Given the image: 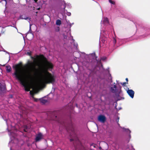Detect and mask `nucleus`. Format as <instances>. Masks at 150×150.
Returning <instances> with one entry per match:
<instances>
[{"label": "nucleus", "instance_id": "nucleus-19", "mask_svg": "<svg viewBox=\"0 0 150 150\" xmlns=\"http://www.w3.org/2000/svg\"><path fill=\"white\" fill-rule=\"evenodd\" d=\"M126 83L125 82H123L122 83H121V84L122 85L124 86H125Z\"/></svg>", "mask_w": 150, "mask_h": 150}, {"label": "nucleus", "instance_id": "nucleus-10", "mask_svg": "<svg viewBox=\"0 0 150 150\" xmlns=\"http://www.w3.org/2000/svg\"><path fill=\"white\" fill-rule=\"evenodd\" d=\"M39 100L40 102L43 104H45L47 102V100L43 98L40 99Z\"/></svg>", "mask_w": 150, "mask_h": 150}, {"label": "nucleus", "instance_id": "nucleus-6", "mask_svg": "<svg viewBox=\"0 0 150 150\" xmlns=\"http://www.w3.org/2000/svg\"><path fill=\"white\" fill-rule=\"evenodd\" d=\"M91 64L88 62H84L83 63V65L85 66L86 68H88V69L92 73L93 72V70L92 69H90L89 68V66Z\"/></svg>", "mask_w": 150, "mask_h": 150}, {"label": "nucleus", "instance_id": "nucleus-13", "mask_svg": "<svg viewBox=\"0 0 150 150\" xmlns=\"http://www.w3.org/2000/svg\"><path fill=\"white\" fill-rule=\"evenodd\" d=\"M24 131L25 132H27V129L28 128V127L27 125H25L24 126Z\"/></svg>", "mask_w": 150, "mask_h": 150}, {"label": "nucleus", "instance_id": "nucleus-30", "mask_svg": "<svg viewBox=\"0 0 150 150\" xmlns=\"http://www.w3.org/2000/svg\"><path fill=\"white\" fill-rule=\"evenodd\" d=\"M129 130V132H131V131H130Z\"/></svg>", "mask_w": 150, "mask_h": 150}, {"label": "nucleus", "instance_id": "nucleus-11", "mask_svg": "<svg viewBox=\"0 0 150 150\" xmlns=\"http://www.w3.org/2000/svg\"><path fill=\"white\" fill-rule=\"evenodd\" d=\"M6 70L8 72H9L11 70V68L10 66H6Z\"/></svg>", "mask_w": 150, "mask_h": 150}, {"label": "nucleus", "instance_id": "nucleus-29", "mask_svg": "<svg viewBox=\"0 0 150 150\" xmlns=\"http://www.w3.org/2000/svg\"><path fill=\"white\" fill-rule=\"evenodd\" d=\"M35 100L36 101H37L36 99H35Z\"/></svg>", "mask_w": 150, "mask_h": 150}, {"label": "nucleus", "instance_id": "nucleus-28", "mask_svg": "<svg viewBox=\"0 0 150 150\" xmlns=\"http://www.w3.org/2000/svg\"><path fill=\"white\" fill-rule=\"evenodd\" d=\"M102 59L103 60H104L105 59L104 58H102Z\"/></svg>", "mask_w": 150, "mask_h": 150}, {"label": "nucleus", "instance_id": "nucleus-20", "mask_svg": "<svg viewBox=\"0 0 150 150\" xmlns=\"http://www.w3.org/2000/svg\"><path fill=\"white\" fill-rule=\"evenodd\" d=\"M27 53L29 56H30L31 55V53L30 52H27Z\"/></svg>", "mask_w": 150, "mask_h": 150}, {"label": "nucleus", "instance_id": "nucleus-27", "mask_svg": "<svg viewBox=\"0 0 150 150\" xmlns=\"http://www.w3.org/2000/svg\"><path fill=\"white\" fill-rule=\"evenodd\" d=\"M10 96V98H12L13 97L12 95H11Z\"/></svg>", "mask_w": 150, "mask_h": 150}, {"label": "nucleus", "instance_id": "nucleus-1", "mask_svg": "<svg viewBox=\"0 0 150 150\" xmlns=\"http://www.w3.org/2000/svg\"><path fill=\"white\" fill-rule=\"evenodd\" d=\"M35 57L36 58H35L31 56V58L33 60V62L29 61L27 64L25 66L27 69L26 76L29 78H31V72L37 70L36 66H38V64L37 65V61H36L41 58L43 60L44 64L42 67V72L40 74L42 75V73L45 74L42 83L44 84L53 83L55 81L54 76L48 71L49 70L51 71L53 69L54 65L52 63L48 61L43 54L36 55Z\"/></svg>", "mask_w": 150, "mask_h": 150}, {"label": "nucleus", "instance_id": "nucleus-31", "mask_svg": "<svg viewBox=\"0 0 150 150\" xmlns=\"http://www.w3.org/2000/svg\"><path fill=\"white\" fill-rule=\"evenodd\" d=\"M71 127H72V125H71Z\"/></svg>", "mask_w": 150, "mask_h": 150}, {"label": "nucleus", "instance_id": "nucleus-17", "mask_svg": "<svg viewBox=\"0 0 150 150\" xmlns=\"http://www.w3.org/2000/svg\"><path fill=\"white\" fill-rule=\"evenodd\" d=\"M113 42L114 45L115 44L116 42V40L115 38H114L113 40Z\"/></svg>", "mask_w": 150, "mask_h": 150}, {"label": "nucleus", "instance_id": "nucleus-7", "mask_svg": "<svg viewBox=\"0 0 150 150\" xmlns=\"http://www.w3.org/2000/svg\"><path fill=\"white\" fill-rule=\"evenodd\" d=\"M127 93L132 98H134V92L133 90L128 89L127 91Z\"/></svg>", "mask_w": 150, "mask_h": 150}, {"label": "nucleus", "instance_id": "nucleus-16", "mask_svg": "<svg viewBox=\"0 0 150 150\" xmlns=\"http://www.w3.org/2000/svg\"><path fill=\"white\" fill-rule=\"evenodd\" d=\"M30 94L32 96H33L34 94V93L33 91H30Z\"/></svg>", "mask_w": 150, "mask_h": 150}, {"label": "nucleus", "instance_id": "nucleus-21", "mask_svg": "<svg viewBox=\"0 0 150 150\" xmlns=\"http://www.w3.org/2000/svg\"><path fill=\"white\" fill-rule=\"evenodd\" d=\"M114 88L116 89L117 88V86L116 85H114Z\"/></svg>", "mask_w": 150, "mask_h": 150}, {"label": "nucleus", "instance_id": "nucleus-26", "mask_svg": "<svg viewBox=\"0 0 150 150\" xmlns=\"http://www.w3.org/2000/svg\"><path fill=\"white\" fill-rule=\"evenodd\" d=\"M28 18H24V19H25V20H27ZM22 19H23V18H22Z\"/></svg>", "mask_w": 150, "mask_h": 150}, {"label": "nucleus", "instance_id": "nucleus-15", "mask_svg": "<svg viewBox=\"0 0 150 150\" xmlns=\"http://www.w3.org/2000/svg\"><path fill=\"white\" fill-rule=\"evenodd\" d=\"M108 1L111 4L114 5L115 4V2L114 1H113L111 0H108Z\"/></svg>", "mask_w": 150, "mask_h": 150}, {"label": "nucleus", "instance_id": "nucleus-3", "mask_svg": "<svg viewBox=\"0 0 150 150\" xmlns=\"http://www.w3.org/2000/svg\"><path fill=\"white\" fill-rule=\"evenodd\" d=\"M59 114V111H54L52 112L51 119L57 121L58 123H60L62 126L66 128L67 129H69V128L67 127H66L65 122L61 118Z\"/></svg>", "mask_w": 150, "mask_h": 150}, {"label": "nucleus", "instance_id": "nucleus-22", "mask_svg": "<svg viewBox=\"0 0 150 150\" xmlns=\"http://www.w3.org/2000/svg\"><path fill=\"white\" fill-rule=\"evenodd\" d=\"M70 142H72V141H73V139H70Z\"/></svg>", "mask_w": 150, "mask_h": 150}, {"label": "nucleus", "instance_id": "nucleus-5", "mask_svg": "<svg viewBox=\"0 0 150 150\" xmlns=\"http://www.w3.org/2000/svg\"><path fill=\"white\" fill-rule=\"evenodd\" d=\"M98 120L99 122L104 123L106 121V117L103 115H100L98 117Z\"/></svg>", "mask_w": 150, "mask_h": 150}, {"label": "nucleus", "instance_id": "nucleus-2", "mask_svg": "<svg viewBox=\"0 0 150 150\" xmlns=\"http://www.w3.org/2000/svg\"><path fill=\"white\" fill-rule=\"evenodd\" d=\"M14 69L15 71L13 74V75L15 76L16 79L20 81L21 84L24 87L25 91H30V88L29 84L22 73L20 65H16L14 67Z\"/></svg>", "mask_w": 150, "mask_h": 150}, {"label": "nucleus", "instance_id": "nucleus-12", "mask_svg": "<svg viewBox=\"0 0 150 150\" xmlns=\"http://www.w3.org/2000/svg\"><path fill=\"white\" fill-rule=\"evenodd\" d=\"M56 24L57 25H60L61 24V21L60 20L58 19L56 21Z\"/></svg>", "mask_w": 150, "mask_h": 150}, {"label": "nucleus", "instance_id": "nucleus-18", "mask_svg": "<svg viewBox=\"0 0 150 150\" xmlns=\"http://www.w3.org/2000/svg\"><path fill=\"white\" fill-rule=\"evenodd\" d=\"M109 79H110V80H111V82H112V79L111 76L110 74V77H109Z\"/></svg>", "mask_w": 150, "mask_h": 150}, {"label": "nucleus", "instance_id": "nucleus-4", "mask_svg": "<svg viewBox=\"0 0 150 150\" xmlns=\"http://www.w3.org/2000/svg\"><path fill=\"white\" fill-rule=\"evenodd\" d=\"M6 91V85L0 83V95L4 93Z\"/></svg>", "mask_w": 150, "mask_h": 150}, {"label": "nucleus", "instance_id": "nucleus-9", "mask_svg": "<svg viewBox=\"0 0 150 150\" xmlns=\"http://www.w3.org/2000/svg\"><path fill=\"white\" fill-rule=\"evenodd\" d=\"M103 23L104 24L108 25L109 24L108 19L107 18H104L103 21Z\"/></svg>", "mask_w": 150, "mask_h": 150}, {"label": "nucleus", "instance_id": "nucleus-24", "mask_svg": "<svg viewBox=\"0 0 150 150\" xmlns=\"http://www.w3.org/2000/svg\"><path fill=\"white\" fill-rule=\"evenodd\" d=\"M119 118H118V120H117V122H118V121H119ZM117 124H118V125H120V124H119V123H117Z\"/></svg>", "mask_w": 150, "mask_h": 150}, {"label": "nucleus", "instance_id": "nucleus-23", "mask_svg": "<svg viewBox=\"0 0 150 150\" xmlns=\"http://www.w3.org/2000/svg\"><path fill=\"white\" fill-rule=\"evenodd\" d=\"M126 81H128V79L127 78H126L125 79Z\"/></svg>", "mask_w": 150, "mask_h": 150}, {"label": "nucleus", "instance_id": "nucleus-25", "mask_svg": "<svg viewBox=\"0 0 150 150\" xmlns=\"http://www.w3.org/2000/svg\"><path fill=\"white\" fill-rule=\"evenodd\" d=\"M34 1H35V2H37L38 1V0H33Z\"/></svg>", "mask_w": 150, "mask_h": 150}, {"label": "nucleus", "instance_id": "nucleus-8", "mask_svg": "<svg viewBox=\"0 0 150 150\" xmlns=\"http://www.w3.org/2000/svg\"><path fill=\"white\" fill-rule=\"evenodd\" d=\"M42 135L41 133H39L38 134L35 140L36 142H38L42 138Z\"/></svg>", "mask_w": 150, "mask_h": 150}, {"label": "nucleus", "instance_id": "nucleus-14", "mask_svg": "<svg viewBox=\"0 0 150 150\" xmlns=\"http://www.w3.org/2000/svg\"><path fill=\"white\" fill-rule=\"evenodd\" d=\"M111 91L113 93H115L116 92V89H115V88L112 87H111Z\"/></svg>", "mask_w": 150, "mask_h": 150}]
</instances>
